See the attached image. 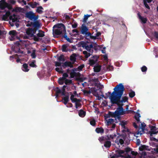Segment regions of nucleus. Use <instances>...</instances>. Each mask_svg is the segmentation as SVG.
<instances>
[{
	"mask_svg": "<svg viewBox=\"0 0 158 158\" xmlns=\"http://www.w3.org/2000/svg\"><path fill=\"white\" fill-rule=\"evenodd\" d=\"M104 146L106 148H109L111 145V142L110 141L107 140L104 143Z\"/></svg>",
	"mask_w": 158,
	"mask_h": 158,
	"instance_id": "nucleus-25",
	"label": "nucleus"
},
{
	"mask_svg": "<svg viewBox=\"0 0 158 158\" xmlns=\"http://www.w3.org/2000/svg\"><path fill=\"white\" fill-rule=\"evenodd\" d=\"M58 60L60 61H64L65 60L64 56L63 55H61L58 58Z\"/></svg>",
	"mask_w": 158,
	"mask_h": 158,
	"instance_id": "nucleus-40",
	"label": "nucleus"
},
{
	"mask_svg": "<svg viewBox=\"0 0 158 158\" xmlns=\"http://www.w3.org/2000/svg\"><path fill=\"white\" fill-rule=\"evenodd\" d=\"M124 143V140L122 139H120L119 140V144L120 143L121 145H122V144H123Z\"/></svg>",
	"mask_w": 158,
	"mask_h": 158,
	"instance_id": "nucleus-63",
	"label": "nucleus"
},
{
	"mask_svg": "<svg viewBox=\"0 0 158 158\" xmlns=\"http://www.w3.org/2000/svg\"><path fill=\"white\" fill-rule=\"evenodd\" d=\"M63 99L64 101L63 103L65 105H66L68 103V102L69 101V97L67 96L64 97Z\"/></svg>",
	"mask_w": 158,
	"mask_h": 158,
	"instance_id": "nucleus-33",
	"label": "nucleus"
},
{
	"mask_svg": "<svg viewBox=\"0 0 158 158\" xmlns=\"http://www.w3.org/2000/svg\"><path fill=\"white\" fill-rule=\"evenodd\" d=\"M68 45L67 44H63L62 46V50L63 52H67L68 51Z\"/></svg>",
	"mask_w": 158,
	"mask_h": 158,
	"instance_id": "nucleus-28",
	"label": "nucleus"
},
{
	"mask_svg": "<svg viewBox=\"0 0 158 158\" xmlns=\"http://www.w3.org/2000/svg\"><path fill=\"white\" fill-rule=\"evenodd\" d=\"M15 45L14 47V51L15 52L18 53H20L23 54V52L20 50V47L19 46L20 45V44L19 42L18 41L16 42Z\"/></svg>",
	"mask_w": 158,
	"mask_h": 158,
	"instance_id": "nucleus-9",
	"label": "nucleus"
},
{
	"mask_svg": "<svg viewBox=\"0 0 158 158\" xmlns=\"http://www.w3.org/2000/svg\"><path fill=\"white\" fill-rule=\"evenodd\" d=\"M95 131L97 133H100L101 135L103 134L104 133V130L102 127H97L95 130Z\"/></svg>",
	"mask_w": 158,
	"mask_h": 158,
	"instance_id": "nucleus-20",
	"label": "nucleus"
},
{
	"mask_svg": "<svg viewBox=\"0 0 158 158\" xmlns=\"http://www.w3.org/2000/svg\"><path fill=\"white\" fill-rule=\"evenodd\" d=\"M39 32L37 34V35L38 37H43L45 35L44 34V32L41 30H39Z\"/></svg>",
	"mask_w": 158,
	"mask_h": 158,
	"instance_id": "nucleus-24",
	"label": "nucleus"
},
{
	"mask_svg": "<svg viewBox=\"0 0 158 158\" xmlns=\"http://www.w3.org/2000/svg\"><path fill=\"white\" fill-rule=\"evenodd\" d=\"M70 100L73 102H75L77 101H81V100L79 99H78L76 98H74V95L73 94L71 96Z\"/></svg>",
	"mask_w": 158,
	"mask_h": 158,
	"instance_id": "nucleus-26",
	"label": "nucleus"
},
{
	"mask_svg": "<svg viewBox=\"0 0 158 158\" xmlns=\"http://www.w3.org/2000/svg\"><path fill=\"white\" fill-rule=\"evenodd\" d=\"M125 111L124 110L123 108L120 107H118L117 110L114 112H113L109 111L108 114H107V118L115 117H118L120 115H123L125 114Z\"/></svg>",
	"mask_w": 158,
	"mask_h": 158,
	"instance_id": "nucleus-3",
	"label": "nucleus"
},
{
	"mask_svg": "<svg viewBox=\"0 0 158 158\" xmlns=\"http://www.w3.org/2000/svg\"><path fill=\"white\" fill-rule=\"evenodd\" d=\"M16 15L14 14L12 15H11L9 17V19L12 20L13 22H15L16 21L17 18H16Z\"/></svg>",
	"mask_w": 158,
	"mask_h": 158,
	"instance_id": "nucleus-31",
	"label": "nucleus"
},
{
	"mask_svg": "<svg viewBox=\"0 0 158 158\" xmlns=\"http://www.w3.org/2000/svg\"><path fill=\"white\" fill-rule=\"evenodd\" d=\"M140 117V115L139 113H136L134 116L136 120L138 123H141V127H139V130H138L137 134L138 135H141L143 133H144L145 130V127L146 126V124L143 122L141 123L140 122L139 118Z\"/></svg>",
	"mask_w": 158,
	"mask_h": 158,
	"instance_id": "nucleus-4",
	"label": "nucleus"
},
{
	"mask_svg": "<svg viewBox=\"0 0 158 158\" xmlns=\"http://www.w3.org/2000/svg\"><path fill=\"white\" fill-rule=\"evenodd\" d=\"M79 44L80 46H82V47L83 48H85V46L87 44V43H86L84 41H81L79 42Z\"/></svg>",
	"mask_w": 158,
	"mask_h": 158,
	"instance_id": "nucleus-37",
	"label": "nucleus"
},
{
	"mask_svg": "<svg viewBox=\"0 0 158 158\" xmlns=\"http://www.w3.org/2000/svg\"><path fill=\"white\" fill-rule=\"evenodd\" d=\"M7 3L5 0H1L0 1V8L2 10L4 9L6 7Z\"/></svg>",
	"mask_w": 158,
	"mask_h": 158,
	"instance_id": "nucleus-19",
	"label": "nucleus"
},
{
	"mask_svg": "<svg viewBox=\"0 0 158 158\" xmlns=\"http://www.w3.org/2000/svg\"><path fill=\"white\" fill-rule=\"evenodd\" d=\"M33 21L34 22L31 23V24L32 23L33 27L34 28H36V29H39L41 27L40 22L37 20Z\"/></svg>",
	"mask_w": 158,
	"mask_h": 158,
	"instance_id": "nucleus-11",
	"label": "nucleus"
},
{
	"mask_svg": "<svg viewBox=\"0 0 158 158\" xmlns=\"http://www.w3.org/2000/svg\"><path fill=\"white\" fill-rule=\"evenodd\" d=\"M91 15H85L83 20V22L84 23L86 22L88 18L90 17Z\"/></svg>",
	"mask_w": 158,
	"mask_h": 158,
	"instance_id": "nucleus-42",
	"label": "nucleus"
},
{
	"mask_svg": "<svg viewBox=\"0 0 158 158\" xmlns=\"http://www.w3.org/2000/svg\"><path fill=\"white\" fill-rule=\"evenodd\" d=\"M37 5H39V4L37 3L36 2H34L32 4H31V6L32 8H35Z\"/></svg>",
	"mask_w": 158,
	"mask_h": 158,
	"instance_id": "nucleus-50",
	"label": "nucleus"
},
{
	"mask_svg": "<svg viewBox=\"0 0 158 158\" xmlns=\"http://www.w3.org/2000/svg\"><path fill=\"white\" fill-rule=\"evenodd\" d=\"M143 2L144 5L146 7V8H147L148 9H150V7L149 6H148V4L146 2H145V1H144Z\"/></svg>",
	"mask_w": 158,
	"mask_h": 158,
	"instance_id": "nucleus-58",
	"label": "nucleus"
},
{
	"mask_svg": "<svg viewBox=\"0 0 158 158\" xmlns=\"http://www.w3.org/2000/svg\"><path fill=\"white\" fill-rule=\"evenodd\" d=\"M83 54L85 55V58H88L90 55V54L89 53H88L87 51H84L83 52Z\"/></svg>",
	"mask_w": 158,
	"mask_h": 158,
	"instance_id": "nucleus-39",
	"label": "nucleus"
},
{
	"mask_svg": "<svg viewBox=\"0 0 158 158\" xmlns=\"http://www.w3.org/2000/svg\"><path fill=\"white\" fill-rule=\"evenodd\" d=\"M78 26V24L77 22H74L73 24H72V27L73 28H76Z\"/></svg>",
	"mask_w": 158,
	"mask_h": 158,
	"instance_id": "nucleus-52",
	"label": "nucleus"
},
{
	"mask_svg": "<svg viewBox=\"0 0 158 158\" xmlns=\"http://www.w3.org/2000/svg\"><path fill=\"white\" fill-rule=\"evenodd\" d=\"M35 51V50H33L32 51V53L31 54V56L32 58L35 59L36 58Z\"/></svg>",
	"mask_w": 158,
	"mask_h": 158,
	"instance_id": "nucleus-45",
	"label": "nucleus"
},
{
	"mask_svg": "<svg viewBox=\"0 0 158 158\" xmlns=\"http://www.w3.org/2000/svg\"><path fill=\"white\" fill-rule=\"evenodd\" d=\"M137 15L139 19H140L142 23L144 24L146 23L147 20V18L142 17L141 15L139 12L137 13Z\"/></svg>",
	"mask_w": 158,
	"mask_h": 158,
	"instance_id": "nucleus-15",
	"label": "nucleus"
},
{
	"mask_svg": "<svg viewBox=\"0 0 158 158\" xmlns=\"http://www.w3.org/2000/svg\"><path fill=\"white\" fill-rule=\"evenodd\" d=\"M8 13L7 12H6V14L5 15H3L2 17V19L4 20H6L7 19L8 17V15H7V14Z\"/></svg>",
	"mask_w": 158,
	"mask_h": 158,
	"instance_id": "nucleus-51",
	"label": "nucleus"
},
{
	"mask_svg": "<svg viewBox=\"0 0 158 158\" xmlns=\"http://www.w3.org/2000/svg\"><path fill=\"white\" fill-rule=\"evenodd\" d=\"M93 48V45L92 44L89 45L87 44L85 47V49L89 52H90L91 48Z\"/></svg>",
	"mask_w": 158,
	"mask_h": 158,
	"instance_id": "nucleus-29",
	"label": "nucleus"
},
{
	"mask_svg": "<svg viewBox=\"0 0 158 158\" xmlns=\"http://www.w3.org/2000/svg\"><path fill=\"white\" fill-rule=\"evenodd\" d=\"M91 34L90 32H89L88 31H87L84 35H85V36L86 37H90V36L91 35Z\"/></svg>",
	"mask_w": 158,
	"mask_h": 158,
	"instance_id": "nucleus-56",
	"label": "nucleus"
},
{
	"mask_svg": "<svg viewBox=\"0 0 158 158\" xmlns=\"http://www.w3.org/2000/svg\"><path fill=\"white\" fill-rule=\"evenodd\" d=\"M22 70L24 72H27L29 70V69H28V66L27 64L26 63L24 64L22 67Z\"/></svg>",
	"mask_w": 158,
	"mask_h": 158,
	"instance_id": "nucleus-22",
	"label": "nucleus"
},
{
	"mask_svg": "<svg viewBox=\"0 0 158 158\" xmlns=\"http://www.w3.org/2000/svg\"><path fill=\"white\" fill-rule=\"evenodd\" d=\"M114 122V119L112 118L109 119L107 121L108 125L112 124Z\"/></svg>",
	"mask_w": 158,
	"mask_h": 158,
	"instance_id": "nucleus-49",
	"label": "nucleus"
},
{
	"mask_svg": "<svg viewBox=\"0 0 158 158\" xmlns=\"http://www.w3.org/2000/svg\"><path fill=\"white\" fill-rule=\"evenodd\" d=\"M80 102V101H77L74 102H75V107L76 109L78 108H80L81 106V104L79 102Z\"/></svg>",
	"mask_w": 158,
	"mask_h": 158,
	"instance_id": "nucleus-36",
	"label": "nucleus"
},
{
	"mask_svg": "<svg viewBox=\"0 0 158 158\" xmlns=\"http://www.w3.org/2000/svg\"><path fill=\"white\" fill-rule=\"evenodd\" d=\"M43 9V8L41 6H40L37 7L36 11L40 14H41L43 12L42 10Z\"/></svg>",
	"mask_w": 158,
	"mask_h": 158,
	"instance_id": "nucleus-30",
	"label": "nucleus"
},
{
	"mask_svg": "<svg viewBox=\"0 0 158 158\" xmlns=\"http://www.w3.org/2000/svg\"><path fill=\"white\" fill-rule=\"evenodd\" d=\"M131 149L130 148H125V151L127 153H128V152H129L130 151H131Z\"/></svg>",
	"mask_w": 158,
	"mask_h": 158,
	"instance_id": "nucleus-62",
	"label": "nucleus"
},
{
	"mask_svg": "<svg viewBox=\"0 0 158 158\" xmlns=\"http://www.w3.org/2000/svg\"><path fill=\"white\" fill-rule=\"evenodd\" d=\"M125 153V151L121 149L116 150L115 151V153L114 154V155L117 157H123V155Z\"/></svg>",
	"mask_w": 158,
	"mask_h": 158,
	"instance_id": "nucleus-10",
	"label": "nucleus"
},
{
	"mask_svg": "<svg viewBox=\"0 0 158 158\" xmlns=\"http://www.w3.org/2000/svg\"><path fill=\"white\" fill-rule=\"evenodd\" d=\"M114 90L112 94L110 92H108L109 94L111 95L109 98L111 103L113 105L116 104L118 107H123V103L125 102L128 100L126 96L123 97L121 99L125 90L124 85L122 83H120L114 88Z\"/></svg>",
	"mask_w": 158,
	"mask_h": 158,
	"instance_id": "nucleus-1",
	"label": "nucleus"
},
{
	"mask_svg": "<svg viewBox=\"0 0 158 158\" xmlns=\"http://www.w3.org/2000/svg\"><path fill=\"white\" fill-rule=\"evenodd\" d=\"M95 86L98 88H99V89H102L104 88L103 85H102L100 83L98 84L97 83H95Z\"/></svg>",
	"mask_w": 158,
	"mask_h": 158,
	"instance_id": "nucleus-35",
	"label": "nucleus"
},
{
	"mask_svg": "<svg viewBox=\"0 0 158 158\" xmlns=\"http://www.w3.org/2000/svg\"><path fill=\"white\" fill-rule=\"evenodd\" d=\"M64 35H63L62 37L64 38L65 39V40L68 42L69 43H71L72 42V41L71 40L69 37H68L67 35L66 34V32H64Z\"/></svg>",
	"mask_w": 158,
	"mask_h": 158,
	"instance_id": "nucleus-27",
	"label": "nucleus"
},
{
	"mask_svg": "<svg viewBox=\"0 0 158 158\" xmlns=\"http://www.w3.org/2000/svg\"><path fill=\"white\" fill-rule=\"evenodd\" d=\"M57 89L56 90V97H58L59 96V94L61 93V90L58 89V87L56 88Z\"/></svg>",
	"mask_w": 158,
	"mask_h": 158,
	"instance_id": "nucleus-44",
	"label": "nucleus"
},
{
	"mask_svg": "<svg viewBox=\"0 0 158 158\" xmlns=\"http://www.w3.org/2000/svg\"><path fill=\"white\" fill-rule=\"evenodd\" d=\"M56 71L60 73H63V71L62 69L61 68H59L57 67L55 69Z\"/></svg>",
	"mask_w": 158,
	"mask_h": 158,
	"instance_id": "nucleus-47",
	"label": "nucleus"
},
{
	"mask_svg": "<svg viewBox=\"0 0 158 158\" xmlns=\"http://www.w3.org/2000/svg\"><path fill=\"white\" fill-rule=\"evenodd\" d=\"M73 64L72 63L70 62L66 61L63 63L62 66L64 68H65L66 67H68L72 68L73 67Z\"/></svg>",
	"mask_w": 158,
	"mask_h": 158,
	"instance_id": "nucleus-18",
	"label": "nucleus"
},
{
	"mask_svg": "<svg viewBox=\"0 0 158 158\" xmlns=\"http://www.w3.org/2000/svg\"><path fill=\"white\" fill-rule=\"evenodd\" d=\"M89 29L85 24H83L81 27V33L83 35L85 34L86 32L88 31Z\"/></svg>",
	"mask_w": 158,
	"mask_h": 158,
	"instance_id": "nucleus-12",
	"label": "nucleus"
},
{
	"mask_svg": "<svg viewBox=\"0 0 158 158\" xmlns=\"http://www.w3.org/2000/svg\"><path fill=\"white\" fill-rule=\"evenodd\" d=\"M33 37V39L34 40L36 41H39V39L38 36H36L35 35H34L32 37Z\"/></svg>",
	"mask_w": 158,
	"mask_h": 158,
	"instance_id": "nucleus-54",
	"label": "nucleus"
},
{
	"mask_svg": "<svg viewBox=\"0 0 158 158\" xmlns=\"http://www.w3.org/2000/svg\"><path fill=\"white\" fill-rule=\"evenodd\" d=\"M72 81L71 80L68 79H65L64 80V83L65 85H69L72 83Z\"/></svg>",
	"mask_w": 158,
	"mask_h": 158,
	"instance_id": "nucleus-34",
	"label": "nucleus"
},
{
	"mask_svg": "<svg viewBox=\"0 0 158 158\" xmlns=\"http://www.w3.org/2000/svg\"><path fill=\"white\" fill-rule=\"evenodd\" d=\"M156 128L154 126H152L151 127V130L149 131V133L151 136H152L153 135L156 134L158 133V131H156Z\"/></svg>",
	"mask_w": 158,
	"mask_h": 158,
	"instance_id": "nucleus-13",
	"label": "nucleus"
},
{
	"mask_svg": "<svg viewBox=\"0 0 158 158\" xmlns=\"http://www.w3.org/2000/svg\"><path fill=\"white\" fill-rule=\"evenodd\" d=\"M35 60H33L31 63L29 64V66L32 67H36L37 65L35 64Z\"/></svg>",
	"mask_w": 158,
	"mask_h": 158,
	"instance_id": "nucleus-41",
	"label": "nucleus"
},
{
	"mask_svg": "<svg viewBox=\"0 0 158 158\" xmlns=\"http://www.w3.org/2000/svg\"><path fill=\"white\" fill-rule=\"evenodd\" d=\"M55 66L56 67H60L61 66V63L59 62H55Z\"/></svg>",
	"mask_w": 158,
	"mask_h": 158,
	"instance_id": "nucleus-60",
	"label": "nucleus"
},
{
	"mask_svg": "<svg viewBox=\"0 0 158 158\" xmlns=\"http://www.w3.org/2000/svg\"><path fill=\"white\" fill-rule=\"evenodd\" d=\"M79 55L78 54L73 53L70 56V60L71 61H72L73 64H74L76 61V57Z\"/></svg>",
	"mask_w": 158,
	"mask_h": 158,
	"instance_id": "nucleus-14",
	"label": "nucleus"
},
{
	"mask_svg": "<svg viewBox=\"0 0 158 158\" xmlns=\"http://www.w3.org/2000/svg\"><path fill=\"white\" fill-rule=\"evenodd\" d=\"M98 140L101 143H102V141H103L106 140V138L105 137V136H102L99 138Z\"/></svg>",
	"mask_w": 158,
	"mask_h": 158,
	"instance_id": "nucleus-48",
	"label": "nucleus"
},
{
	"mask_svg": "<svg viewBox=\"0 0 158 158\" xmlns=\"http://www.w3.org/2000/svg\"><path fill=\"white\" fill-rule=\"evenodd\" d=\"M83 93L85 94H89L91 93V92L90 90H83Z\"/></svg>",
	"mask_w": 158,
	"mask_h": 158,
	"instance_id": "nucleus-61",
	"label": "nucleus"
},
{
	"mask_svg": "<svg viewBox=\"0 0 158 158\" xmlns=\"http://www.w3.org/2000/svg\"><path fill=\"white\" fill-rule=\"evenodd\" d=\"M98 89H96L95 87L92 89L91 91L93 92L94 95L98 97V100H100L101 98L99 96V95L97 92Z\"/></svg>",
	"mask_w": 158,
	"mask_h": 158,
	"instance_id": "nucleus-16",
	"label": "nucleus"
},
{
	"mask_svg": "<svg viewBox=\"0 0 158 158\" xmlns=\"http://www.w3.org/2000/svg\"><path fill=\"white\" fill-rule=\"evenodd\" d=\"M57 28V29L53 30V34L54 37L57 38V36L61 35L62 32H66V27L63 23H58L54 26L53 28Z\"/></svg>",
	"mask_w": 158,
	"mask_h": 158,
	"instance_id": "nucleus-2",
	"label": "nucleus"
},
{
	"mask_svg": "<svg viewBox=\"0 0 158 158\" xmlns=\"http://www.w3.org/2000/svg\"><path fill=\"white\" fill-rule=\"evenodd\" d=\"M131 91L129 93V97L131 98H133L135 95V93L134 91H133L131 90Z\"/></svg>",
	"mask_w": 158,
	"mask_h": 158,
	"instance_id": "nucleus-43",
	"label": "nucleus"
},
{
	"mask_svg": "<svg viewBox=\"0 0 158 158\" xmlns=\"http://www.w3.org/2000/svg\"><path fill=\"white\" fill-rule=\"evenodd\" d=\"M90 125L94 126L96 125V121L95 119H94L90 121Z\"/></svg>",
	"mask_w": 158,
	"mask_h": 158,
	"instance_id": "nucleus-53",
	"label": "nucleus"
},
{
	"mask_svg": "<svg viewBox=\"0 0 158 158\" xmlns=\"http://www.w3.org/2000/svg\"><path fill=\"white\" fill-rule=\"evenodd\" d=\"M84 67L85 65L84 64H82L79 66L77 67V69L79 71H80L82 70V69Z\"/></svg>",
	"mask_w": 158,
	"mask_h": 158,
	"instance_id": "nucleus-46",
	"label": "nucleus"
},
{
	"mask_svg": "<svg viewBox=\"0 0 158 158\" xmlns=\"http://www.w3.org/2000/svg\"><path fill=\"white\" fill-rule=\"evenodd\" d=\"M154 36L157 39H158V32L157 31H155L154 33Z\"/></svg>",
	"mask_w": 158,
	"mask_h": 158,
	"instance_id": "nucleus-64",
	"label": "nucleus"
},
{
	"mask_svg": "<svg viewBox=\"0 0 158 158\" xmlns=\"http://www.w3.org/2000/svg\"><path fill=\"white\" fill-rule=\"evenodd\" d=\"M148 148L149 147L148 146L144 145H141L139 147V150L142 151L141 152H140L139 154H138L139 158H146L145 156L147 155V153L143 151L145 150L150 151V149Z\"/></svg>",
	"mask_w": 158,
	"mask_h": 158,
	"instance_id": "nucleus-5",
	"label": "nucleus"
},
{
	"mask_svg": "<svg viewBox=\"0 0 158 158\" xmlns=\"http://www.w3.org/2000/svg\"><path fill=\"white\" fill-rule=\"evenodd\" d=\"M98 57L97 56H94L89 60V64L90 66H93L94 65L97 63Z\"/></svg>",
	"mask_w": 158,
	"mask_h": 158,
	"instance_id": "nucleus-7",
	"label": "nucleus"
},
{
	"mask_svg": "<svg viewBox=\"0 0 158 158\" xmlns=\"http://www.w3.org/2000/svg\"><path fill=\"white\" fill-rule=\"evenodd\" d=\"M33 29L32 28L29 27L26 30V33L27 35H29L30 37H32L34 35L32 33Z\"/></svg>",
	"mask_w": 158,
	"mask_h": 158,
	"instance_id": "nucleus-17",
	"label": "nucleus"
},
{
	"mask_svg": "<svg viewBox=\"0 0 158 158\" xmlns=\"http://www.w3.org/2000/svg\"><path fill=\"white\" fill-rule=\"evenodd\" d=\"M9 34L10 35L9 37V39L10 41L14 40L17 35V32L14 30L10 31L9 32Z\"/></svg>",
	"mask_w": 158,
	"mask_h": 158,
	"instance_id": "nucleus-8",
	"label": "nucleus"
},
{
	"mask_svg": "<svg viewBox=\"0 0 158 158\" xmlns=\"http://www.w3.org/2000/svg\"><path fill=\"white\" fill-rule=\"evenodd\" d=\"M141 71L143 72H145L147 70V68L146 66H144L141 68Z\"/></svg>",
	"mask_w": 158,
	"mask_h": 158,
	"instance_id": "nucleus-57",
	"label": "nucleus"
},
{
	"mask_svg": "<svg viewBox=\"0 0 158 158\" xmlns=\"http://www.w3.org/2000/svg\"><path fill=\"white\" fill-rule=\"evenodd\" d=\"M6 34V31H5L0 30V38H2L4 37V35Z\"/></svg>",
	"mask_w": 158,
	"mask_h": 158,
	"instance_id": "nucleus-32",
	"label": "nucleus"
},
{
	"mask_svg": "<svg viewBox=\"0 0 158 158\" xmlns=\"http://www.w3.org/2000/svg\"><path fill=\"white\" fill-rule=\"evenodd\" d=\"M150 140L151 141H155L156 142H158V139H156L155 138L152 137V136H151L150 137Z\"/></svg>",
	"mask_w": 158,
	"mask_h": 158,
	"instance_id": "nucleus-59",
	"label": "nucleus"
},
{
	"mask_svg": "<svg viewBox=\"0 0 158 158\" xmlns=\"http://www.w3.org/2000/svg\"><path fill=\"white\" fill-rule=\"evenodd\" d=\"M25 16L31 20H36L38 18V16H36L32 11H29L26 13Z\"/></svg>",
	"mask_w": 158,
	"mask_h": 158,
	"instance_id": "nucleus-6",
	"label": "nucleus"
},
{
	"mask_svg": "<svg viewBox=\"0 0 158 158\" xmlns=\"http://www.w3.org/2000/svg\"><path fill=\"white\" fill-rule=\"evenodd\" d=\"M79 115L81 117H84L85 116L86 114V112L83 110L81 109L78 112Z\"/></svg>",
	"mask_w": 158,
	"mask_h": 158,
	"instance_id": "nucleus-23",
	"label": "nucleus"
},
{
	"mask_svg": "<svg viewBox=\"0 0 158 158\" xmlns=\"http://www.w3.org/2000/svg\"><path fill=\"white\" fill-rule=\"evenodd\" d=\"M101 66L98 64H96L94 68V70L95 72L98 73L101 70Z\"/></svg>",
	"mask_w": 158,
	"mask_h": 158,
	"instance_id": "nucleus-21",
	"label": "nucleus"
},
{
	"mask_svg": "<svg viewBox=\"0 0 158 158\" xmlns=\"http://www.w3.org/2000/svg\"><path fill=\"white\" fill-rule=\"evenodd\" d=\"M64 80L65 79L60 77L58 79V83L60 85H62L64 82Z\"/></svg>",
	"mask_w": 158,
	"mask_h": 158,
	"instance_id": "nucleus-38",
	"label": "nucleus"
},
{
	"mask_svg": "<svg viewBox=\"0 0 158 158\" xmlns=\"http://www.w3.org/2000/svg\"><path fill=\"white\" fill-rule=\"evenodd\" d=\"M62 76L63 77L62 78L64 79H66V78L68 77V75L66 73H63Z\"/></svg>",
	"mask_w": 158,
	"mask_h": 158,
	"instance_id": "nucleus-55",
	"label": "nucleus"
}]
</instances>
